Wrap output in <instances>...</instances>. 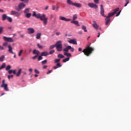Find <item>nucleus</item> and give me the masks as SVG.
I'll list each match as a JSON object with an SVG mask.
<instances>
[{
	"mask_svg": "<svg viewBox=\"0 0 131 131\" xmlns=\"http://www.w3.org/2000/svg\"><path fill=\"white\" fill-rule=\"evenodd\" d=\"M33 17H35L37 19H40L41 21H43V23L45 26L48 24V17H46V14H43L42 15L40 13L36 14L35 11H33V13L32 14Z\"/></svg>",
	"mask_w": 131,
	"mask_h": 131,
	"instance_id": "f257e3e1",
	"label": "nucleus"
},
{
	"mask_svg": "<svg viewBox=\"0 0 131 131\" xmlns=\"http://www.w3.org/2000/svg\"><path fill=\"white\" fill-rule=\"evenodd\" d=\"M82 52L84 53L85 56L89 57V56H90L93 53V52H94V48L90 47L89 45H87V47L83 50Z\"/></svg>",
	"mask_w": 131,
	"mask_h": 131,
	"instance_id": "f03ea898",
	"label": "nucleus"
},
{
	"mask_svg": "<svg viewBox=\"0 0 131 131\" xmlns=\"http://www.w3.org/2000/svg\"><path fill=\"white\" fill-rule=\"evenodd\" d=\"M67 3L68 5L74 6V7H76V8H81L82 7V5L80 3H74L71 0H67Z\"/></svg>",
	"mask_w": 131,
	"mask_h": 131,
	"instance_id": "7ed1b4c3",
	"label": "nucleus"
},
{
	"mask_svg": "<svg viewBox=\"0 0 131 131\" xmlns=\"http://www.w3.org/2000/svg\"><path fill=\"white\" fill-rule=\"evenodd\" d=\"M55 47L58 52H61L62 49V41L59 40L55 43Z\"/></svg>",
	"mask_w": 131,
	"mask_h": 131,
	"instance_id": "20e7f679",
	"label": "nucleus"
},
{
	"mask_svg": "<svg viewBox=\"0 0 131 131\" xmlns=\"http://www.w3.org/2000/svg\"><path fill=\"white\" fill-rule=\"evenodd\" d=\"M10 15H12V16H14V17H20V15H21V13L18 11H16L15 10H12L10 12Z\"/></svg>",
	"mask_w": 131,
	"mask_h": 131,
	"instance_id": "39448f33",
	"label": "nucleus"
},
{
	"mask_svg": "<svg viewBox=\"0 0 131 131\" xmlns=\"http://www.w3.org/2000/svg\"><path fill=\"white\" fill-rule=\"evenodd\" d=\"M3 39L5 41H8V42H14V39L12 37H7L6 36L3 37Z\"/></svg>",
	"mask_w": 131,
	"mask_h": 131,
	"instance_id": "423d86ee",
	"label": "nucleus"
},
{
	"mask_svg": "<svg viewBox=\"0 0 131 131\" xmlns=\"http://www.w3.org/2000/svg\"><path fill=\"white\" fill-rule=\"evenodd\" d=\"M105 11L104 10V7L102 5H100V14L102 17H106V15H105Z\"/></svg>",
	"mask_w": 131,
	"mask_h": 131,
	"instance_id": "0eeeda50",
	"label": "nucleus"
},
{
	"mask_svg": "<svg viewBox=\"0 0 131 131\" xmlns=\"http://www.w3.org/2000/svg\"><path fill=\"white\" fill-rule=\"evenodd\" d=\"M88 6L90 7V8L95 9V10H97V9H98V5L94 3H88Z\"/></svg>",
	"mask_w": 131,
	"mask_h": 131,
	"instance_id": "6e6552de",
	"label": "nucleus"
},
{
	"mask_svg": "<svg viewBox=\"0 0 131 131\" xmlns=\"http://www.w3.org/2000/svg\"><path fill=\"white\" fill-rule=\"evenodd\" d=\"M28 34H33L35 32L34 29L32 28H29L27 29Z\"/></svg>",
	"mask_w": 131,
	"mask_h": 131,
	"instance_id": "1a4fd4ad",
	"label": "nucleus"
},
{
	"mask_svg": "<svg viewBox=\"0 0 131 131\" xmlns=\"http://www.w3.org/2000/svg\"><path fill=\"white\" fill-rule=\"evenodd\" d=\"M60 20L61 21H66V22H68V21H71V19L70 18H67L66 17L62 16H59Z\"/></svg>",
	"mask_w": 131,
	"mask_h": 131,
	"instance_id": "9d476101",
	"label": "nucleus"
},
{
	"mask_svg": "<svg viewBox=\"0 0 131 131\" xmlns=\"http://www.w3.org/2000/svg\"><path fill=\"white\" fill-rule=\"evenodd\" d=\"M93 24H92L93 27L95 29H96V30L99 29V25L97 24V21H96V20H93Z\"/></svg>",
	"mask_w": 131,
	"mask_h": 131,
	"instance_id": "9b49d317",
	"label": "nucleus"
},
{
	"mask_svg": "<svg viewBox=\"0 0 131 131\" xmlns=\"http://www.w3.org/2000/svg\"><path fill=\"white\" fill-rule=\"evenodd\" d=\"M26 6V5L23 3H21L18 5V8H19L20 10H22V9H24Z\"/></svg>",
	"mask_w": 131,
	"mask_h": 131,
	"instance_id": "f8f14e48",
	"label": "nucleus"
},
{
	"mask_svg": "<svg viewBox=\"0 0 131 131\" xmlns=\"http://www.w3.org/2000/svg\"><path fill=\"white\" fill-rule=\"evenodd\" d=\"M8 48L9 53H10V54H14V52H13V48L12 47V46L8 45Z\"/></svg>",
	"mask_w": 131,
	"mask_h": 131,
	"instance_id": "ddd939ff",
	"label": "nucleus"
},
{
	"mask_svg": "<svg viewBox=\"0 0 131 131\" xmlns=\"http://www.w3.org/2000/svg\"><path fill=\"white\" fill-rule=\"evenodd\" d=\"M71 49V46H68L67 47L63 49V52H65V53H68L69 52V50Z\"/></svg>",
	"mask_w": 131,
	"mask_h": 131,
	"instance_id": "4468645a",
	"label": "nucleus"
},
{
	"mask_svg": "<svg viewBox=\"0 0 131 131\" xmlns=\"http://www.w3.org/2000/svg\"><path fill=\"white\" fill-rule=\"evenodd\" d=\"M68 42L70 43H73V45H77V42L76 41V39H71L70 40H68Z\"/></svg>",
	"mask_w": 131,
	"mask_h": 131,
	"instance_id": "2eb2a0df",
	"label": "nucleus"
},
{
	"mask_svg": "<svg viewBox=\"0 0 131 131\" xmlns=\"http://www.w3.org/2000/svg\"><path fill=\"white\" fill-rule=\"evenodd\" d=\"M1 88H4L5 91H6V92H9L8 84H6L5 85H1Z\"/></svg>",
	"mask_w": 131,
	"mask_h": 131,
	"instance_id": "dca6fc26",
	"label": "nucleus"
},
{
	"mask_svg": "<svg viewBox=\"0 0 131 131\" xmlns=\"http://www.w3.org/2000/svg\"><path fill=\"white\" fill-rule=\"evenodd\" d=\"M40 53V52H39V51L38 50H36L35 49H34L33 51V54L34 55H36L37 56H39V54Z\"/></svg>",
	"mask_w": 131,
	"mask_h": 131,
	"instance_id": "f3484780",
	"label": "nucleus"
},
{
	"mask_svg": "<svg viewBox=\"0 0 131 131\" xmlns=\"http://www.w3.org/2000/svg\"><path fill=\"white\" fill-rule=\"evenodd\" d=\"M8 17H9V16H8L7 15V14H3V15H2V20H3V21H5V20H7Z\"/></svg>",
	"mask_w": 131,
	"mask_h": 131,
	"instance_id": "a211bd4d",
	"label": "nucleus"
},
{
	"mask_svg": "<svg viewBox=\"0 0 131 131\" xmlns=\"http://www.w3.org/2000/svg\"><path fill=\"white\" fill-rule=\"evenodd\" d=\"M60 67H62V64L60 63H58L56 64V66L53 67V69H58V68H60Z\"/></svg>",
	"mask_w": 131,
	"mask_h": 131,
	"instance_id": "6ab92c4d",
	"label": "nucleus"
},
{
	"mask_svg": "<svg viewBox=\"0 0 131 131\" xmlns=\"http://www.w3.org/2000/svg\"><path fill=\"white\" fill-rule=\"evenodd\" d=\"M31 8H26L25 10L24 11V13L25 14L29 13V12H30Z\"/></svg>",
	"mask_w": 131,
	"mask_h": 131,
	"instance_id": "aec40b11",
	"label": "nucleus"
},
{
	"mask_svg": "<svg viewBox=\"0 0 131 131\" xmlns=\"http://www.w3.org/2000/svg\"><path fill=\"white\" fill-rule=\"evenodd\" d=\"M71 23H72L73 24H75V25H77V26H80V25L78 24V21L77 20H72L71 21Z\"/></svg>",
	"mask_w": 131,
	"mask_h": 131,
	"instance_id": "412c9836",
	"label": "nucleus"
},
{
	"mask_svg": "<svg viewBox=\"0 0 131 131\" xmlns=\"http://www.w3.org/2000/svg\"><path fill=\"white\" fill-rule=\"evenodd\" d=\"M49 54L48 52H43L41 54V56H44L45 57H47V56H49Z\"/></svg>",
	"mask_w": 131,
	"mask_h": 131,
	"instance_id": "4be33fe9",
	"label": "nucleus"
},
{
	"mask_svg": "<svg viewBox=\"0 0 131 131\" xmlns=\"http://www.w3.org/2000/svg\"><path fill=\"white\" fill-rule=\"evenodd\" d=\"M41 37V33H38L36 35V39H39Z\"/></svg>",
	"mask_w": 131,
	"mask_h": 131,
	"instance_id": "5701e85b",
	"label": "nucleus"
},
{
	"mask_svg": "<svg viewBox=\"0 0 131 131\" xmlns=\"http://www.w3.org/2000/svg\"><path fill=\"white\" fill-rule=\"evenodd\" d=\"M110 22V18L106 16L105 18V25H107Z\"/></svg>",
	"mask_w": 131,
	"mask_h": 131,
	"instance_id": "b1692460",
	"label": "nucleus"
},
{
	"mask_svg": "<svg viewBox=\"0 0 131 131\" xmlns=\"http://www.w3.org/2000/svg\"><path fill=\"white\" fill-rule=\"evenodd\" d=\"M63 54L64 55V56H66V57H71V54L67 53V52H64Z\"/></svg>",
	"mask_w": 131,
	"mask_h": 131,
	"instance_id": "393cba45",
	"label": "nucleus"
},
{
	"mask_svg": "<svg viewBox=\"0 0 131 131\" xmlns=\"http://www.w3.org/2000/svg\"><path fill=\"white\" fill-rule=\"evenodd\" d=\"M31 16H32V14H31V13H26V14H25V16H26L27 18H30V17H31Z\"/></svg>",
	"mask_w": 131,
	"mask_h": 131,
	"instance_id": "a878e982",
	"label": "nucleus"
},
{
	"mask_svg": "<svg viewBox=\"0 0 131 131\" xmlns=\"http://www.w3.org/2000/svg\"><path fill=\"white\" fill-rule=\"evenodd\" d=\"M69 60H70V58L68 57L62 60V62L63 63H66V62H68Z\"/></svg>",
	"mask_w": 131,
	"mask_h": 131,
	"instance_id": "bb28decb",
	"label": "nucleus"
},
{
	"mask_svg": "<svg viewBox=\"0 0 131 131\" xmlns=\"http://www.w3.org/2000/svg\"><path fill=\"white\" fill-rule=\"evenodd\" d=\"M58 57L60 58V59H63V58H65V56H64L62 54H59L58 55Z\"/></svg>",
	"mask_w": 131,
	"mask_h": 131,
	"instance_id": "cd10ccee",
	"label": "nucleus"
},
{
	"mask_svg": "<svg viewBox=\"0 0 131 131\" xmlns=\"http://www.w3.org/2000/svg\"><path fill=\"white\" fill-rule=\"evenodd\" d=\"M6 68V63H3L2 65V66L0 67V70H2V69H4V68Z\"/></svg>",
	"mask_w": 131,
	"mask_h": 131,
	"instance_id": "c85d7f7f",
	"label": "nucleus"
},
{
	"mask_svg": "<svg viewBox=\"0 0 131 131\" xmlns=\"http://www.w3.org/2000/svg\"><path fill=\"white\" fill-rule=\"evenodd\" d=\"M4 60H5V55H2L0 57V62H4Z\"/></svg>",
	"mask_w": 131,
	"mask_h": 131,
	"instance_id": "c756f323",
	"label": "nucleus"
},
{
	"mask_svg": "<svg viewBox=\"0 0 131 131\" xmlns=\"http://www.w3.org/2000/svg\"><path fill=\"white\" fill-rule=\"evenodd\" d=\"M77 19V14H74L73 15V21H75Z\"/></svg>",
	"mask_w": 131,
	"mask_h": 131,
	"instance_id": "7c9ffc66",
	"label": "nucleus"
},
{
	"mask_svg": "<svg viewBox=\"0 0 131 131\" xmlns=\"http://www.w3.org/2000/svg\"><path fill=\"white\" fill-rule=\"evenodd\" d=\"M82 29L84 30V32H88V30H86V27L85 26H82Z\"/></svg>",
	"mask_w": 131,
	"mask_h": 131,
	"instance_id": "2f4dec72",
	"label": "nucleus"
},
{
	"mask_svg": "<svg viewBox=\"0 0 131 131\" xmlns=\"http://www.w3.org/2000/svg\"><path fill=\"white\" fill-rule=\"evenodd\" d=\"M7 20L9 22L12 23L13 22V18H12V17L8 16V17H7Z\"/></svg>",
	"mask_w": 131,
	"mask_h": 131,
	"instance_id": "473e14b6",
	"label": "nucleus"
},
{
	"mask_svg": "<svg viewBox=\"0 0 131 131\" xmlns=\"http://www.w3.org/2000/svg\"><path fill=\"white\" fill-rule=\"evenodd\" d=\"M115 14L114 13V12L113 13H108V15L106 17L110 18V17H112L113 16H114Z\"/></svg>",
	"mask_w": 131,
	"mask_h": 131,
	"instance_id": "72a5a7b5",
	"label": "nucleus"
},
{
	"mask_svg": "<svg viewBox=\"0 0 131 131\" xmlns=\"http://www.w3.org/2000/svg\"><path fill=\"white\" fill-rule=\"evenodd\" d=\"M21 69H19L17 72V73H16V76H20V74H21Z\"/></svg>",
	"mask_w": 131,
	"mask_h": 131,
	"instance_id": "f704fd0d",
	"label": "nucleus"
},
{
	"mask_svg": "<svg viewBox=\"0 0 131 131\" xmlns=\"http://www.w3.org/2000/svg\"><path fill=\"white\" fill-rule=\"evenodd\" d=\"M60 61H61V59H56L54 60V63L56 64V63H59V62H60Z\"/></svg>",
	"mask_w": 131,
	"mask_h": 131,
	"instance_id": "c9c22d12",
	"label": "nucleus"
},
{
	"mask_svg": "<svg viewBox=\"0 0 131 131\" xmlns=\"http://www.w3.org/2000/svg\"><path fill=\"white\" fill-rule=\"evenodd\" d=\"M118 11H119V8H117V9H115L113 13L115 14L117 12H118Z\"/></svg>",
	"mask_w": 131,
	"mask_h": 131,
	"instance_id": "e433bc0d",
	"label": "nucleus"
},
{
	"mask_svg": "<svg viewBox=\"0 0 131 131\" xmlns=\"http://www.w3.org/2000/svg\"><path fill=\"white\" fill-rule=\"evenodd\" d=\"M3 31H4V27H0V34H2V33H3Z\"/></svg>",
	"mask_w": 131,
	"mask_h": 131,
	"instance_id": "4c0bfd02",
	"label": "nucleus"
},
{
	"mask_svg": "<svg viewBox=\"0 0 131 131\" xmlns=\"http://www.w3.org/2000/svg\"><path fill=\"white\" fill-rule=\"evenodd\" d=\"M11 66L9 65L6 68V70L7 71H9L10 70V69H11Z\"/></svg>",
	"mask_w": 131,
	"mask_h": 131,
	"instance_id": "58836bf2",
	"label": "nucleus"
},
{
	"mask_svg": "<svg viewBox=\"0 0 131 131\" xmlns=\"http://www.w3.org/2000/svg\"><path fill=\"white\" fill-rule=\"evenodd\" d=\"M22 53H23V50H21L18 53V56L21 57L22 55Z\"/></svg>",
	"mask_w": 131,
	"mask_h": 131,
	"instance_id": "ea45409f",
	"label": "nucleus"
},
{
	"mask_svg": "<svg viewBox=\"0 0 131 131\" xmlns=\"http://www.w3.org/2000/svg\"><path fill=\"white\" fill-rule=\"evenodd\" d=\"M55 47H56V44L54 45L51 46L49 48V50H53V49H54Z\"/></svg>",
	"mask_w": 131,
	"mask_h": 131,
	"instance_id": "a19ab883",
	"label": "nucleus"
},
{
	"mask_svg": "<svg viewBox=\"0 0 131 131\" xmlns=\"http://www.w3.org/2000/svg\"><path fill=\"white\" fill-rule=\"evenodd\" d=\"M48 62V61L47 60H43V61H42V62H41V64H42V65H45V64H47V62Z\"/></svg>",
	"mask_w": 131,
	"mask_h": 131,
	"instance_id": "79ce46f5",
	"label": "nucleus"
},
{
	"mask_svg": "<svg viewBox=\"0 0 131 131\" xmlns=\"http://www.w3.org/2000/svg\"><path fill=\"white\" fill-rule=\"evenodd\" d=\"M20 2H24L26 4L29 3V0H20Z\"/></svg>",
	"mask_w": 131,
	"mask_h": 131,
	"instance_id": "37998d69",
	"label": "nucleus"
},
{
	"mask_svg": "<svg viewBox=\"0 0 131 131\" xmlns=\"http://www.w3.org/2000/svg\"><path fill=\"white\" fill-rule=\"evenodd\" d=\"M55 53V50H51L49 52V55H53Z\"/></svg>",
	"mask_w": 131,
	"mask_h": 131,
	"instance_id": "c03bdc74",
	"label": "nucleus"
},
{
	"mask_svg": "<svg viewBox=\"0 0 131 131\" xmlns=\"http://www.w3.org/2000/svg\"><path fill=\"white\" fill-rule=\"evenodd\" d=\"M14 77V75H8V79H10L11 78H13Z\"/></svg>",
	"mask_w": 131,
	"mask_h": 131,
	"instance_id": "a18cd8bd",
	"label": "nucleus"
},
{
	"mask_svg": "<svg viewBox=\"0 0 131 131\" xmlns=\"http://www.w3.org/2000/svg\"><path fill=\"white\" fill-rule=\"evenodd\" d=\"M42 56H39L38 58V61H40V60H42Z\"/></svg>",
	"mask_w": 131,
	"mask_h": 131,
	"instance_id": "49530a36",
	"label": "nucleus"
},
{
	"mask_svg": "<svg viewBox=\"0 0 131 131\" xmlns=\"http://www.w3.org/2000/svg\"><path fill=\"white\" fill-rule=\"evenodd\" d=\"M37 57H38V55H35V56H33V57H32V58L33 59V60H36Z\"/></svg>",
	"mask_w": 131,
	"mask_h": 131,
	"instance_id": "de8ad7c7",
	"label": "nucleus"
},
{
	"mask_svg": "<svg viewBox=\"0 0 131 131\" xmlns=\"http://www.w3.org/2000/svg\"><path fill=\"white\" fill-rule=\"evenodd\" d=\"M34 71L35 73H36L37 74H39V71H38V70H37V69H35Z\"/></svg>",
	"mask_w": 131,
	"mask_h": 131,
	"instance_id": "09e8293b",
	"label": "nucleus"
},
{
	"mask_svg": "<svg viewBox=\"0 0 131 131\" xmlns=\"http://www.w3.org/2000/svg\"><path fill=\"white\" fill-rule=\"evenodd\" d=\"M15 10H16V11H18V12H19V11H20L19 7H15Z\"/></svg>",
	"mask_w": 131,
	"mask_h": 131,
	"instance_id": "8fccbe9b",
	"label": "nucleus"
},
{
	"mask_svg": "<svg viewBox=\"0 0 131 131\" xmlns=\"http://www.w3.org/2000/svg\"><path fill=\"white\" fill-rule=\"evenodd\" d=\"M37 47L39 48V49H42V46H41V45H39V43L37 44Z\"/></svg>",
	"mask_w": 131,
	"mask_h": 131,
	"instance_id": "3c124183",
	"label": "nucleus"
},
{
	"mask_svg": "<svg viewBox=\"0 0 131 131\" xmlns=\"http://www.w3.org/2000/svg\"><path fill=\"white\" fill-rule=\"evenodd\" d=\"M3 46L4 47H7V46H8V42H5L3 43Z\"/></svg>",
	"mask_w": 131,
	"mask_h": 131,
	"instance_id": "603ef678",
	"label": "nucleus"
},
{
	"mask_svg": "<svg viewBox=\"0 0 131 131\" xmlns=\"http://www.w3.org/2000/svg\"><path fill=\"white\" fill-rule=\"evenodd\" d=\"M70 50H71V52H72V53L74 52V48H72L71 46V48H70Z\"/></svg>",
	"mask_w": 131,
	"mask_h": 131,
	"instance_id": "864d4df0",
	"label": "nucleus"
},
{
	"mask_svg": "<svg viewBox=\"0 0 131 131\" xmlns=\"http://www.w3.org/2000/svg\"><path fill=\"white\" fill-rule=\"evenodd\" d=\"M8 73L9 74H12V73H13V70H9V71H8Z\"/></svg>",
	"mask_w": 131,
	"mask_h": 131,
	"instance_id": "5fc2aeb1",
	"label": "nucleus"
},
{
	"mask_svg": "<svg viewBox=\"0 0 131 131\" xmlns=\"http://www.w3.org/2000/svg\"><path fill=\"white\" fill-rule=\"evenodd\" d=\"M52 10L53 11H55V10H56V6L55 5L52 6Z\"/></svg>",
	"mask_w": 131,
	"mask_h": 131,
	"instance_id": "6e6d98bb",
	"label": "nucleus"
},
{
	"mask_svg": "<svg viewBox=\"0 0 131 131\" xmlns=\"http://www.w3.org/2000/svg\"><path fill=\"white\" fill-rule=\"evenodd\" d=\"M6 82V80H3V81H2V84L1 85H4L6 84L5 83V82Z\"/></svg>",
	"mask_w": 131,
	"mask_h": 131,
	"instance_id": "4d7b16f0",
	"label": "nucleus"
},
{
	"mask_svg": "<svg viewBox=\"0 0 131 131\" xmlns=\"http://www.w3.org/2000/svg\"><path fill=\"white\" fill-rule=\"evenodd\" d=\"M100 0H94V2L95 4H99V1Z\"/></svg>",
	"mask_w": 131,
	"mask_h": 131,
	"instance_id": "13d9d810",
	"label": "nucleus"
},
{
	"mask_svg": "<svg viewBox=\"0 0 131 131\" xmlns=\"http://www.w3.org/2000/svg\"><path fill=\"white\" fill-rule=\"evenodd\" d=\"M120 13H121V10H120L117 14H116V17H118L119 15H120Z\"/></svg>",
	"mask_w": 131,
	"mask_h": 131,
	"instance_id": "bf43d9fd",
	"label": "nucleus"
},
{
	"mask_svg": "<svg viewBox=\"0 0 131 131\" xmlns=\"http://www.w3.org/2000/svg\"><path fill=\"white\" fill-rule=\"evenodd\" d=\"M20 37H21V38H24V34H20Z\"/></svg>",
	"mask_w": 131,
	"mask_h": 131,
	"instance_id": "052dcab7",
	"label": "nucleus"
},
{
	"mask_svg": "<svg viewBox=\"0 0 131 131\" xmlns=\"http://www.w3.org/2000/svg\"><path fill=\"white\" fill-rule=\"evenodd\" d=\"M52 72H53L52 70H49V71L47 73V74H50V73H52Z\"/></svg>",
	"mask_w": 131,
	"mask_h": 131,
	"instance_id": "680f3d73",
	"label": "nucleus"
},
{
	"mask_svg": "<svg viewBox=\"0 0 131 131\" xmlns=\"http://www.w3.org/2000/svg\"><path fill=\"white\" fill-rule=\"evenodd\" d=\"M16 71H17L16 70H14V71H13L12 73H13V74H16Z\"/></svg>",
	"mask_w": 131,
	"mask_h": 131,
	"instance_id": "e2e57ef3",
	"label": "nucleus"
},
{
	"mask_svg": "<svg viewBox=\"0 0 131 131\" xmlns=\"http://www.w3.org/2000/svg\"><path fill=\"white\" fill-rule=\"evenodd\" d=\"M56 12H58V11L59 10V6H57L56 7Z\"/></svg>",
	"mask_w": 131,
	"mask_h": 131,
	"instance_id": "0e129e2a",
	"label": "nucleus"
},
{
	"mask_svg": "<svg viewBox=\"0 0 131 131\" xmlns=\"http://www.w3.org/2000/svg\"><path fill=\"white\" fill-rule=\"evenodd\" d=\"M0 50H5V48H4L3 46H0Z\"/></svg>",
	"mask_w": 131,
	"mask_h": 131,
	"instance_id": "69168bd1",
	"label": "nucleus"
},
{
	"mask_svg": "<svg viewBox=\"0 0 131 131\" xmlns=\"http://www.w3.org/2000/svg\"><path fill=\"white\" fill-rule=\"evenodd\" d=\"M81 51H82V49H81V48H79L78 49V51H79V52H81Z\"/></svg>",
	"mask_w": 131,
	"mask_h": 131,
	"instance_id": "338daca9",
	"label": "nucleus"
},
{
	"mask_svg": "<svg viewBox=\"0 0 131 131\" xmlns=\"http://www.w3.org/2000/svg\"><path fill=\"white\" fill-rule=\"evenodd\" d=\"M78 34H82V31H79L78 32Z\"/></svg>",
	"mask_w": 131,
	"mask_h": 131,
	"instance_id": "774afa93",
	"label": "nucleus"
}]
</instances>
